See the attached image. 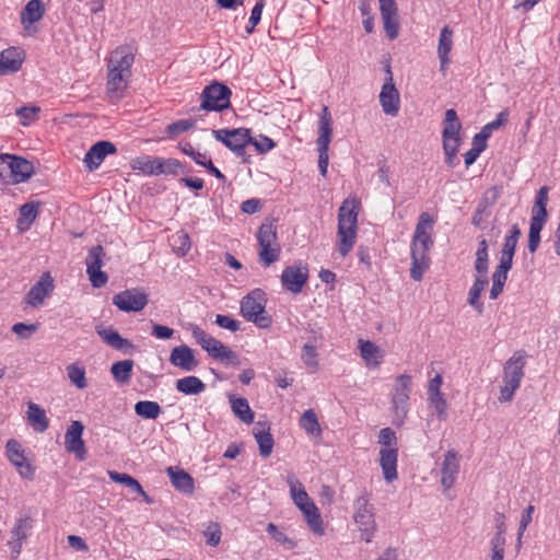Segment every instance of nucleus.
Segmentation results:
<instances>
[{"label":"nucleus","instance_id":"1","mask_svg":"<svg viewBox=\"0 0 560 560\" xmlns=\"http://www.w3.org/2000/svg\"><path fill=\"white\" fill-rule=\"evenodd\" d=\"M433 225V219L427 212H422L419 217L418 223L411 241V268L410 277L415 281H421L424 271L430 266L429 252L434 242L431 234L428 232Z\"/></svg>","mask_w":560,"mask_h":560},{"label":"nucleus","instance_id":"2","mask_svg":"<svg viewBox=\"0 0 560 560\" xmlns=\"http://www.w3.org/2000/svg\"><path fill=\"white\" fill-rule=\"evenodd\" d=\"M359 209L360 202L355 199H346L339 208L337 249L342 257L352 250L355 243Z\"/></svg>","mask_w":560,"mask_h":560},{"label":"nucleus","instance_id":"3","mask_svg":"<svg viewBox=\"0 0 560 560\" xmlns=\"http://www.w3.org/2000/svg\"><path fill=\"white\" fill-rule=\"evenodd\" d=\"M267 295L261 289H254L241 300V315L259 328H269L272 317L266 312Z\"/></svg>","mask_w":560,"mask_h":560},{"label":"nucleus","instance_id":"4","mask_svg":"<svg viewBox=\"0 0 560 560\" xmlns=\"http://www.w3.org/2000/svg\"><path fill=\"white\" fill-rule=\"evenodd\" d=\"M549 188L542 186L535 196V202L532 208V217L528 232V250L534 254L540 244V232L548 220L547 203Z\"/></svg>","mask_w":560,"mask_h":560},{"label":"nucleus","instance_id":"5","mask_svg":"<svg viewBox=\"0 0 560 560\" xmlns=\"http://www.w3.org/2000/svg\"><path fill=\"white\" fill-rule=\"evenodd\" d=\"M411 386V376L408 374H400L395 380L392 394V423L396 427L402 425L407 417Z\"/></svg>","mask_w":560,"mask_h":560},{"label":"nucleus","instance_id":"6","mask_svg":"<svg viewBox=\"0 0 560 560\" xmlns=\"http://www.w3.org/2000/svg\"><path fill=\"white\" fill-rule=\"evenodd\" d=\"M259 244V260L265 266H270L280 258L281 246L278 242L277 228L272 221L264 222L257 232Z\"/></svg>","mask_w":560,"mask_h":560},{"label":"nucleus","instance_id":"7","mask_svg":"<svg viewBox=\"0 0 560 560\" xmlns=\"http://www.w3.org/2000/svg\"><path fill=\"white\" fill-rule=\"evenodd\" d=\"M232 92L223 83L212 82L207 85L201 95L200 109L206 112H222L231 106Z\"/></svg>","mask_w":560,"mask_h":560},{"label":"nucleus","instance_id":"8","mask_svg":"<svg viewBox=\"0 0 560 560\" xmlns=\"http://www.w3.org/2000/svg\"><path fill=\"white\" fill-rule=\"evenodd\" d=\"M213 137L222 142L226 148H229L233 153L237 156L243 158L244 162H249L247 158H245V149L252 141L250 130L246 128H236V129H218L212 131Z\"/></svg>","mask_w":560,"mask_h":560},{"label":"nucleus","instance_id":"9","mask_svg":"<svg viewBox=\"0 0 560 560\" xmlns=\"http://www.w3.org/2000/svg\"><path fill=\"white\" fill-rule=\"evenodd\" d=\"M354 522L361 533V539L370 542L376 530L374 508L369 504V498L364 494L354 502Z\"/></svg>","mask_w":560,"mask_h":560},{"label":"nucleus","instance_id":"10","mask_svg":"<svg viewBox=\"0 0 560 560\" xmlns=\"http://www.w3.org/2000/svg\"><path fill=\"white\" fill-rule=\"evenodd\" d=\"M105 252L102 245H96L90 248L85 259L86 273L93 288L100 289L108 281L106 272L102 271L103 258Z\"/></svg>","mask_w":560,"mask_h":560},{"label":"nucleus","instance_id":"11","mask_svg":"<svg viewBox=\"0 0 560 560\" xmlns=\"http://www.w3.org/2000/svg\"><path fill=\"white\" fill-rule=\"evenodd\" d=\"M148 294L142 288H132L113 296V304L122 312H140L148 304Z\"/></svg>","mask_w":560,"mask_h":560},{"label":"nucleus","instance_id":"12","mask_svg":"<svg viewBox=\"0 0 560 560\" xmlns=\"http://www.w3.org/2000/svg\"><path fill=\"white\" fill-rule=\"evenodd\" d=\"M5 455L23 479L32 480L34 478L35 467L26 459L25 451L19 441L15 439L8 440Z\"/></svg>","mask_w":560,"mask_h":560},{"label":"nucleus","instance_id":"13","mask_svg":"<svg viewBox=\"0 0 560 560\" xmlns=\"http://www.w3.org/2000/svg\"><path fill=\"white\" fill-rule=\"evenodd\" d=\"M462 124L455 109L450 108L445 112L444 127L442 131L443 151L453 150L458 152L462 142L459 131Z\"/></svg>","mask_w":560,"mask_h":560},{"label":"nucleus","instance_id":"14","mask_svg":"<svg viewBox=\"0 0 560 560\" xmlns=\"http://www.w3.org/2000/svg\"><path fill=\"white\" fill-rule=\"evenodd\" d=\"M308 276L307 266H288L284 268L281 275L282 287L293 294H299L307 283Z\"/></svg>","mask_w":560,"mask_h":560},{"label":"nucleus","instance_id":"15","mask_svg":"<svg viewBox=\"0 0 560 560\" xmlns=\"http://www.w3.org/2000/svg\"><path fill=\"white\" fill-rule=\"evenodd\" d=\"M526 365L525 352H515L503 366V383L505 385L518 388L524 377V368Z\"/></svg>","mask_w":560,"mask_h":560},{"label":"nucleus","instance_id":"16","mask_svg":"<svg viewBox=\"0 0 560 560\" xmlns=\"http://www.w3.org/2000/svg\"><path fill=\"white\" fill-rule=\"evenodd\" d=\"M84 425L81 421H72L65 434V446L69 453H73L79 460L86 458V448L82 440Z\"/></svg>","mask_w":560,"mask_h":560},{"label":"nucleus","instance_id":"17","mask_svg":"<svg viewBox=\"0 0 560 560\" xmlns=\"http://www.w3.org/2000/svg\"><path fill=\"white\" fill-rule=\"evenodd\" d=\"M386 72L388 73V79L382 86L380 103L386 115L396 116L399 112L400 104L399 92L393 83L390 66L386 67Z\"/></svg>","mask_w":560,"mask_h":560},{"label":"nucleus","instance_id":"18","mask_svg":"<svg viewBox=\"0 0 560 560\" xmlns=\"http://www.w3.org/2000/svg\"><path fill=\"white\" fill-rule=\"evenodd\" d=\"M135 49L130 45H121L116 47L108 60L107 69H117L121 72L130 73L135 62Z\"/></svg>","mask_w":560,"mask_h":560},{"label":"nucleus","instance_id":"19","mask_svg":"<svg viewBox=\"0 0 560 560\" xmlns=\"http://www.w3.org/2000/svg\"><path fill=\"white\" fill-rule=\"evenodd\" d=\"M116 145L109 141H98L93 144L84 156V164L89 171L96 170L108 154L116 153Z\"/></svg>","mask_w":560,"mask_h":560},{"label":"nucleus","instance_id":"20","mask_svg":"<svg viewBox=\"0 0 560 560\" xmlns=\"http://www.w3.org/2000/svg\"><path fill=\"white\" fill-rule=\"evenodd\" d=\"M170 363L183 371H194L199 361L195 358V351L187 345H180L171 351Z\"/></svg>","mask_w":560,"mask_h":560},{"label":"nucleus","instance_id":"21","mask_svg":"<svg viewBox=\"0 0 560 560\" xmlns=\"http://www.w3.org/2000/svg\"><path fill=\"white\" fill-rule=\"evenodd\" d=\"M54 290V280L48 272L43 273L39 280L30 289L26 294V303L33 307L39 306L46 296Z\"/></svg>","mask_w":560,"mask_h":560},{"label":"nucleus","instance_id":"22","mask_svg":"<svg viewBox=\"0 0 560 560\" xmlns=\"http://www.w3.org/2000/svg\"><path fill=\"white\" fill-rule=\"evenodd\" d=\"M130 77V73L121 72V70L108 69L106 88L112 101L122 98Z\"/></svg>","mask_w":560,"mask_h":560},{"label":"nucleus","instance_id":"23","mask_svg":"<svg viewBox=\"0 0 560 560\" xmlns=\"http://www.w3.org/2000/svg\"><path fill=\"white\" fill-rule=\"evenodd\" d=\"M459 471L458 454L454 450H448L441 466V483L445 490L453 487L456 476Z\"/></svg>","mask_w":560,"mask_h":560},{"label":"nucleus","instance_id":"24","mask_svg":"<svg viewBox=\"0 0 560 560\" xmlns=\"http://www.w3.org/2000/svg\"><path fill=\"white\" fill-rule=\"evenodd\" d=\"M24 51L18 47H10L0 52V75L18 72L24 61Z\"/></svg>","mask_w":560,"mask_h":560},{"label":"nucleus","instance_id":"25","mask_svg":"<svg viewBox=\"0 0 560 560\" xmlns=\"http://www.w3.org/2000/svg\"><path fill=\"white\" fill-rule=\"evenodd\" d=\"M96 332L105 343L115 350L122 351L124 353H130L135 350V345L130 340L122 338L113 327H96Z\"/></svg>","mask_w":560,"mask_h":560},{"label":"nucleus","instance_id":"26","mask_svg":"<svg viewBox=\"0 0 560 560\" xmlns=\"http://www.w3.org/2000/svg\"><path fill=\"white\" fill-rule=\"evenodd\" d=\"M397 460L398 447L380 450V465L382 467L384 479L387 482H393L398 477Z\"/></svg>","mask_w":560,"mask_h":560},{"label":"nucleus","instance_id":"27","mask_svg":"<svg viewBox=\"0 0 560 560\" xmlns=\"http://www.w3.org/2000/svg\"><path fill=\"white\" fill-rule=\"evenodd\" d=\"M453 47V31L445 25L440 33L438 56L440 59V70L444 73L447 65L451 62L450 52Z\"/></svg>","mask_w":560,"mask_h":560},{"label":"nucleus","instance_id":"28","mask_svg":"<svg viewBox=\"0 0 560 560\" xmlns=\"http://www.w3.org/2000/svg\"><path fill=\"white\" fill-rule=\"evenodd\" d=\"M332 120L329 108L323 106L318 120V138L316 140L317 148L329 149L332 135Z\"/></svg>","mask_w":560,"mask_h":560},{"label":"nucleus","instance_id":"29","mask_svg":"<svg viewBox=\"0 0 560 560\" xmlns=\"http://www.w3.org/2000/svg\"><path fill=\"white\" fill-rule=\"evenodd\" d=\"M206 351L211 358H213L215 360H220L222 363H224L226 365H238L240 364V359H238L237 354L233 350H231L230 348L224 346L218 339L212 341L210 347H206Z\"/></svg>","mask_w":560,"mask_h":560},{"label":"nucleus","instance_id":"30","mask_svg":"<svg viewBox=\"0 0 560 560\" xmlns=\"http://www.w3.org/2000/svg\"><path fill=\"white\" fill-rule=\"evenodd\" d=\"M253 434L258 444L260 456L264 458L269 457L275 444L270 429L266 428L264 423L258 422L253 429Z\"/></svg>","mask_w":560,"mask_h":560},{"label":"nucleus","instance_id":"31","mask_svg":"<svg viewBox=\"0 0 560 560\" xmlns=\"http://www.w3.org/2000/svg\"><path fill=\"white\" fill-rule=\"evenodd\" d=\"M167 475L171 479L172 485L180 492L186 494L194 493V478L183 469H176L168 467L166 469Z\"/></svg>","mask_w":560,"mask_h":560},{"label":"nucleus","instance_id":"32","mask_svg":"<svg viewBox=\"0 0 560 560\" xmlns=\"http://www.w3.org/2000/svg\"><path fill=\"white\" fill-rule=\"evenodd\" d=\"M31 528L30 517H21L16 520L12 530L11 537L12 539L9 541V546L15 555H19L22 549L23 541L27 537V532Z\"/></svg>","mask_w":560,"mask_h":560},{"label":"nucleus","instance_id":"33","mask_svg":"<svg viewBox=\"0 0 560 560\" xmlns=\"http://www.w3.org/2000/svg\"><path fill=\"white\" fill-rule=\"evenodd\" d=\"M45 5L42 0H30L21 12V23L24 28L43 19Z\"/></svg>","mask_w":560,"mask_h":560},{"label":"nucleus","instance_id":"34","mask_svg":"<svg viewBox=\"0 0 560 560\" xmlns=\"http://www.w3.org/2000/svg\"><path fill=\"white\" fill-rule=\"evenodd\" d=\"M12 167V180H9L11 184H20L27 180L34 173L33 164L19 156L12 155L11 160Z\"/></svg>","mask_w":560,"mask_h":560},{"label":"nucleus","instance_id":"35","mask_svg":"<svg viewBox=\"0 0 560 560\" xmlns=\"http://www.w3.org/2000/svg\"><path fill=\"white\" fill-rule=\"evenodd\" d=\"M359 342L360 353L365 364L373 369L378 368L383 359L380 347L369 340L364 341L361 339Z\"/></svg>","mask_w":560,"mask_h":560},{"label":"nucleus","instance_id":"36","mask_svg":"<svg viewBox=\"0 0 560 560\" xmlns=\"http://www.w3.org/2000/svg\"><path fill=\"white\" fill-rule=\"evenodd\" d=\"M27 420L35 431L43 433L49 428V420L45 410L37 404L28 402Z\"/></svg>","mask_w":560,"mask_h":560},{"label":"nucleus","instance_id":"37","mask_svg":"<svg viewBox=\"0 0 560 560\" xmlns=\"http://www.w3.org/2000/svg\"><path fill=\"white\" fill-rule=\"evenodd\" d=\"M175 386L179 393L185 395H198L206 389V384L194 375L177 380Z\"/></svg>","mask_w":560,"mask_h":560},{"label":"nucleus","instance_id":"38","mask_svg":"<svg viewBox=\"0 0 560 560\" xmlns=\"http://www.w3.org/2000/svg\"><path fill=\"white\" fill-rule=\"evenodd\" d=\"M488 277L478 276L468 292V304L475 307L479 313L483 311V304L479 302V298L488 287Z\"/></svg>","mask_w":560,"mask_h":560},{"label":"nucleus","instance_id":"39","mask_svg":"<svg viewBox=\"0 0 560 560\" xmlns=\"http://www.w3.org/2000/svg\"><path fill=\"white\" fill-rule=\"evenodd\" d=\"M132 368V360H122L115 362L110 368V372L116 382L119 384H128L131 380Z\"/></svg>","mask_w":560,"mask_h":560},{"label":"nucleus","instance_id":"40","mask_svg":"<svg viewBox=\"0 0 560 560\" xmlns=\"http://www.w3.org/2000/svg\"><path fill=\"white\" fill-rule=\"evenodd\" d=\"M303 517L312 533L318 536L325 534L324 523L319 510L315 504H312L308 511H304Z\"/></svg>","mask_w":560,"mask_h":560},{"label":"nucleus","instance_id":"41","mask_svg":"<svg viewBox=\"0 0 560 560\" xmlns=\"http://www.w3.org/2000/svg\"><path fill=\"white\" fill-rule=\"evenodd\" d=\"M231 407L235 416L238 417L244 423H253L254 412L252 411L246 398H232Z\"/></svg>","mask_w":560,"mask_h":560},{"label":"nucleus","instance_id":"42","mask_svg":"<svg viewBox=\"0 0 560 560\" xmlns=\"http://www.w3.org/2000/svg\"><path fill=\"white\" fill-rule=\"evenodd\" d=\"M300 425L307 434L317 436L322 434L320 424L313 409L305 410L302 413L300 419Z\"/></svg>","mask_w":560,"mask_h":560},{"label":"nucleus","instance_id":"43","mask_svg":"<svg viewBox=\"0 0 560 560\" xmlns=\"http://www.w3.org/2000/svg\"><path fill=\"white\" fill-rule=\"evenodd\" d=\"M170 243L174 253L179 257L185 256L191 246L190 237L184 231H178L173 234L170 238Z\"/></svg>","mask_w":560,"mask_h":560},{"label":"nucleus","instance_id":"44","mask_svg":"<svg viewBox=\"0 0 560 560\" xmlns=\"http://www.w3.org/2000/svg\"><path fill=\"white\" fill-rule=\"evenodd\" d=\"M135 411L144 419H156L161 412V407L155 401L140 400L135 405Z\"/></svg>","mask_w":560,"mask_h":560},{"label":"nucleus","instance_id":"45","mask_svg":"<svg viewBox=\"0 0 560 560\" xmlns=\"http://www.w3.org/2000/svg\"><path fill=\"white\" fill-rule=\"evenodd\" d=\"M159 158L140 156L132 161V168L142 172L145 175H156Z\"/></svg>","mask_w":560,"mask_h":560},{"label":"nucleus","instance_id":"46","mask_svg":"<svg viewBox=\"0 0 560 560\" xmlns=\"http://www.w3.org/2000/svg\"><path fill=\"white\" fill-rule=\"evenodd\" d=\"M180 172H185V170L178 160L159 158L156 175H177Z\"/></svg>","mask_w":560,"mask_h":560},{"label":"nucleus","instance_id":"47","mask_svg":"<svg viewBox=\"0 0 560 560\" xmlns=\"http://www.w3.org/2000/svg\"><path fill=\"white\" fill-rule=\"evenodd\" d=\"M67 374L71 383L78 388L84 389L88 386L84 368L78 364H70L67 366Z\"/></svg>","mask_w":560,"mask_h":560},{"label":"nucleus","instance_id":"48","mask_svg":"<svg viewBox=\"0 0 560 560\" xmlns=\"http://www.w3.org/2000/svg\"><path fill=\"white\" fill-rule=\"evenodd\" d=\"M428 401L434 408L439 420L445 421L448 416V413H447L448 404H447L446 399L444 398L443 394H436V396L430 395V396H428Z\"/></svg>","mask_w":560,"mask_h":560},{"label":"nucleus","instance_id":"49","mask_svg":"<svg viewBox=\"0 0 560 560\" xmlns=\"http://www.w3.org/2000/svg\"><path fill=\"white\" fill-rule=\"evenodd\" d=\"M40 108L35 105L22 106L16 109L15 114L21 119V125L28 126L38 118Z\"/></svg>","mask_w":560,"mask_h":560},{"label":"nucleus","instance_id":"50","mask_svg":"<svg viewBox=\"0 0 560 560\" xmlns=\"http://www.w3.org/2000/svg\"><path fill=\"white\" fill-rule=\"evenodd\" d=\"M301 360L307 368L316 371L318 369V353L315 346L305 343L302 348Z\"/></svg>","mask_w":560,"mask_h":560},{"label":"nucleus","instance_id":"51","mask_svg":"<svg viewBox=\"0 0 560 560\" xmlns=\"http://www.w3.org/2000/svg\"><path fill=\"white\" fill-rule=\"evenodd\" d=\"M384 31L389 39H395L399 34V20L397 14L382 16Z\"/></svg>","mask_w":560,"mask_h":560},{"label":"nucleus","instance_id":"52","mask_svg":"<svg viewBox=\"0 0 560 560\" xmlns=\"http://www.w3.org/2000/svg\"><path fill=\"white\" fill-rule=\"evenodd\" d=\"M109 478L118 483L125 485L132 492H137L139 489L141 490V485L137 479L127 474H120L117 471H109Z\"/></svg>","mask_w":560,"mask_h":560},{"label":"nucleus","instance_id":"53","mask_svg":"<svg viewBox=\"0 0 560 560\" xmlns=\"http://www.w3.org/2000/svg\"><path fill=\"white\" fill-rule=\"evenodd\" d=\"M189 330L191 331L192 337L196 342L206 351V347H210L212 341L215 340L214 337L208 335L202 328H200L196 324L189 325Z\"/></svg>","mask_w":560,"mask_h":560},{"label":"nucleus","instance_id":"54","mask_svg":"<svg viewBox=\"0 0 560 560\" xmlns=\"http://www.w3.org/2000/svg\"><path fill=\"white\" fill-rule=\"evenodd\" d=\"M203 536L206 537V542L209 546H211V547L218 546L221 540L220 525L215 522H210L203 532Z\"/></svg>","mask_w":560,"mask_h":560},{"label":"nucleus","instance_id":"55","mask_svg":"<svg viewBox=\"0 0 560 560\" xmlns=\"http://www.w3.org/2000/svg\"><path fill=\"white\" fill-rule=\"evenodd\" d=\"M195 122L189 119H179L166 127V133L171 137L178 136L194 128Z\"/></svg>","mask_w":560,"mask_h":560},{"label":"nucleus","instance_id":"56","mask_svg":"<svg viewBox=\"0 0 560 560\" xmlns=\"http://www.w3.org/2000/svg\"><path fill=\"white\" fill-rule=\"evenodd\" d=\"M12 155L0 154V180L1 184H11L12 180V167L11 166Z\"/></svg>","mask_w":560,"mask_h":560},{"label":"nucleus","instance_id":"57","mask_svg":"<svg viewBox=\"0 0 560 560\" xmlns=\"http://www.w3.org/2000/svg\"><path fill=\"white\" fill-rule=\"evenodd\" d=\"M535 511L534 505H528L523 512L520 521L518 532H517V548L522 545V536L526 530L527 526L532 522L533 513Z\"/></svg>","mask_w":560,"mask_h":560},{"label":"nucleus","instance_id":"58","mask_svg":"<svg viewBox=\"0 0 560 560\" xmlns=\"http://www.w3.org/2000/svg\"><path fill=\"white\" fill-rule=\"evenodd\" d=\"M266 530L277 542L287 545L289 548L295 547V542L283 532L279 530V528L273 523H269Z\"/></svg>","mask_w":560,"mask_h":560},{"label":"nucleus","instance_id":"59","mask_svg":"<svg viewBox=\"0 0 560 560\" xmlns=\"http://www.w3.org/2000/svg\"><path fill=\"white\" fill-rule=\"evenodd\" d=\"M37 217V206L33 202L24 203L20 208V219L19 222L22 223L25 221L27 225L32 224Z\"/></svg>","mask_w":560,"mask_h":560},{"label":"nucleus","instance_id":"60","mask_svg":"<svg viewBox=\"0 0 560 560\" xmlns=\"http://www.w3.org/2000/svg\"><path fill=\"white\" fill-rule=\"evenodd\" d=\"M38 329V324L16 323L12 331L21 339H28Z\"/></svg>","mask_w":560,"mask_h":560},{"label":"nucleus","instance_id":"61","mask_svg":"<svg viewBox=\"0 0 560 560\" xmlns=\"http://www.w3.org/2000/svg\"><path fill=\"white\" fill-rule=\"evenodd\" d=\"M378 443L383 445V448L397 447L396 433L392 428H384L378 433Z\"/></svg>","mask_w":560,"mask_h":560},{"label":"nucleus","instance_id":"62","mask_svg":"<svg viewBox=\"0 0 560 560\" xmlns=\"http://www.w3.org/2000/svg\"><path fill=\"white\" fill-rule=\"evenodd\" d=\"M249 144L254 145L259 153H267L276 147V143L267 136H260L259 139L252 138Z\"/></svg>","mask_w":560,"mask_h":560},{"label":"nucleus","instance_id":"63","mask_svg":"<svg viewBox=\"0 0 560 560\" xmlns=\"http://www.w3.org/2000/svg\"><path fill=\"white\" fill-rule=\"evenodd\" d=\"M215 324L219 325L221 328L229 329L233 332L240 330L241 328V323L228 315H217Z\"/></svg>","mask_w":560,"mask_h":560},{"label":"nucleus","instance_id":"64","mask_svg":"<svg viewBox=\"0 0 560 560\" xmlns=\"http://www.w3.org/2000/svg\"><path fill=\"white\" fill-rule=\"evenodd\" d=\"M487 208H488L487 202H480L478 205V207H477V209L474 212V215L471 218L472 225H475L478 229H483L485 228V225H483V223H485L483 214L486 213Z\"/></svg>","mask_w":560,"mask_h":560}]
</instances>
